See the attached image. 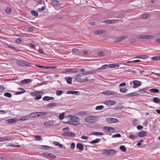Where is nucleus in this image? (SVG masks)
<instances>
[{
	"label": "nucleus",
	"instance_id": "nucleus-42",
	"mask_svg": "<svg viewBox=\"0 0 160 160\" xmlns=\"http://www.w3.org/2000/svg\"><path fill=\"white\" fill-rule=\"evenodd\" d=\"M8 47L12 49H13L14 50L16 51H20V50L19 49H17V48H15V47H13L11 45L8 44Z\"/></svg>",
	"mask_w": 160,
	"mask_h": 160
},
{
	"label": "nucleus",
	"instance_id": "nucleus-24",
	"mask_svg": "<svg viewBox=\"0 0 160 160\" xmlns=\"http://www.w3.org/2000/svg\"><path fill=\"white\" fill-rule=\"evenodd\" d=\"M76 147L77 148L81 151H82L83 149V147L82 144L79 143L77 144Z\"/></svg>",
	"mask_w": 160,
	"mask_h": 160
},
{
	"label": "nucleus",
	"instance_id": "nucleus-21",
	"mask_svg": "<svg viewBox=\"0 0 160 160\" xmlns=\"http://www.w3.org/2000/svg\"><path fill=\"white\" fill-rule=\"evenodd\" d=\"M54 98L53 97H50L48 96H45L42 98L43 100L44 101H48L51 100H53Z\"/></svg>",
	"mask_w": 160,
	"mask_h": 160
},
{
	"label": "nucleus",
	"instance_id": "nucleus-55",
	"mask_svg": "<svg viewBox=\"0 0 160 160\" xmlns=\"http://www.w3.org/2000/svg\"><path fill=\"white\" fill-rule=\"evenodd\" d=\"M140 61L139 60H135L132 61H128L127 62V63H131L132 62H139Z\"/></svg>",
	"mask_w": 160,
	"mask_h": 160
},
{
	"label": "nucleus",
	"instance_id": "nucleus-26",
	"mask_svg": "<svg viewBox=\"0 0 160 160\" xmlns=\"http://www.w3.org/2000/svg\"><path fill=\"white\" fill-rule=\"evenodd\" d=\"M57 106V103L55 102L51 103L47 105V106L48 108H52Z\"/></svg>",
	"mask_w": 160,
	"mask_h": 160
},
{
	"label": "nucleus",
	"instance_id": "nucleus-34",
	"mask_svg": "<svg viewBox=\"0 0 160 160\" xmlns=\"http://www.w3.org/2000/svg\"><path fill=\"white\" fill-rule=\"evenodd\" d=\"M149 91L151 92L155 93H158L159 92V90L156 88L151 89L149 90Z\"/></svg>",
	"mask_w": 160,
	"mask_h": 160
},
{
	"label": "nucleus",
	"instance_id": "nucleus-13",
	"mask_svg": "<svg viewBox=\"0 0 160 160\" xmlns=\"http://www.w3.org/2000/svg\"><path fill=\"white\" fill-rule=\"evenodd\" d=\"M44 92L42 91H37L34 92H31L30 94L32 96H35L39 94H41V95H43Z\"/></svg>",
	"mask_w": 160,
	"mask_h": 160
},
{
	"label": "nucleus",
	"instance_id": "nucleus-60",
	"mask_svg": "<svg viewBox=\"0 0 160 160\" xmlns=\"http://www.w3.org/2000/svg\"><path fill=\"white\" fill-rule=\"evenodd\" d=\"M154 38V36L152 35H146V39H151L152 38Z\"/></svg>",
	"mask_w": 160,
	"mask_h": 160
},
{
	"label": "nucleus",
	"instance_id": "nucleus-64",
	"mask_svg": "<svg viewBox=\"0 0 160 160\" xmlns=\"http://www.w3.org/2000/svg\"><path fill=\"white\" fill-rule=\"evenodd\" d=\"M79 49L78 48H73L72 49V51L74 52H76L79 51Z\"/></svg>",
	"mask_w": 160,
	"mask_h": 160
},
{
	"label": "nucleus",
	"instance_id": "nucleus-25",
	"mask_svg": "<svg viewBox=\"0 0 160 160\" xmlns=\"http://www.w3.org/2000/svg\"><path fill=\"white\" fill-rule=\"evenodd\" d=\"M44 155L46 156L50 157L53 158H56V156L50 153H44Z\"/></svg>",
	"mask_w": 160,
	"mask_h": 160
},
{
	"label": "nucleus",
	"instance_id": "nucleus-9",
	"mask_svg": "<svg viewBox=\"0 0 160 160\" xmlns=\"http://www.w3.org/2000/svg\"><path fill=\"white\" fill-rule=\"evenodd\" d=\"M32 80L30 79H26L22 80L20 83L19 84L20 85H23L26 84H28L31 82Z\"/></svg>",
	"mask_w": 160,
	"mask_h": 160
},
{
	"label": "nucleus",
	"instance_id": "nucleus-45",
	"mask_svg": "<svg viewBox=\"0 0 160 160\" xmlns=\"http://www.w3.org/2000/svg\"><path fill=\"white\" fill-rule=\"evenodd\" d=\"M41 94H38L36 95V96L35 98V100H38L42 98V95Z\"/></svg>",
	"mask_w": 160,
	"mask_h": 160
},
{
	"label": "nucleus",
	"instance_id": "nucleus-20",
	"mask_svg": "<svg viewBox=\"0 0 160 160\" xmlns=\"http://www.w3.org/2000/svg\"><path fill=\"white\" fill-rule=\"evenodd\" d=\"M52 5L55 7H57L60 5L59 2L57 0H51Z\"/></svg>",
	"mask_w": 160,
	"mask_h": 160
},
{
	"label": "nucleus",
	"instance_id": "nucleus-22",
	"mask_svg": "<svg viewBox=\"0 0 160 160\" xmlns=\"http://www.w3.org/2000/svg\"><path fill=\"white\" fill-rule=\"evenodd\" d=\"M37 117L44 116L48 114V113L47 112H37Z\"/></svg>",
	"mask_w": 160,
	"mask_h": 160
},
{
	"label": "nucleus",
	"instance_id": "nucleus-1",
	"mask_svg": "<svg viewBox=\"0 0 160 160\" xmlns=\"http://www.w3.org/2000/svg\"><path fill=\"white\" fill-rule=\"evenodd\" d=\"M74 78L75 81L80 83L86 82L88 80L87 78L84 79L82 78V75L80 74L75 75Z\"/></svg>",
	"mask_w": 160,
	"mask_h": 160
},
{
	"label": "nucleus",
	"instance_id": "nucleus-47",
	"mask_svg": "<svg viewBox=\"0 0 160 160\" xmlns=\"http://www.w3.org/2000/svg\"><path fill=\"white\" fill-rule=\"evenodd\" d=\"M122 93H125L128 91V90L125 88H121L119 90Z\"/></svg>",
	"mask_w": 160,
	"mask_h": 160
},
{
	"label": "nucleus",
	"instance_id": "nucleus-61",
	"mask_svg": "<svg viewBox=\"0 0 160 160\" xmlns=\"http://www.w3.org/2000/svg\"><path fill=\"white\" fill-rule=\"evenodd\" d=\"M98 54L100 56H104L105 55V53L103 52H99Z\"/></svg>",
	"mask_w": 160,
	"mask_h": 160
},
{
	"label": "nucleus",
	"instance_id": "nucleus-23",
	"mask_svg": "<svg viewBox=\"0 0 160 160\" xmlns=\"http://www.w3.org/2000/svg\"><path fill=\"white\" fill-rule=\"evenodd\" d=\"M67 93L69 94H75L76 95H79L80 94V92L77 91H69L67 92Z\"/></svg>",
	"mask_w": 160,
	"mask_h": 160
},
{
	"label": "nucleus",
	"instance_id": "nucleus-4",
	"mask_svg": "<svg viewBox=\"0 0 160 160\" xmlns=\"http://www.w3.org/2000/svg\"><path fill=\"white\" fill-rule=\"evenodd\" d=\"M132 84H133V88H136L139 86L141 84V82L138 80H134L133 81H131L130 82V84L131 85Z\"/></svg>",
	"mask_w": 160,
	"mask_h": 160
},
{
	"label": "nucleus",
	"instance_id": "nucleus-49",
	"mask_svg": "<svg viewBox=\"0 0 160 160\" xmlns=\"http://www.w3.org/2000/svg\"><path fill=\"white\" fill-rule=\"evenodd\" d=\"M160 56H154L152 58V59L154 61L159 60Z\"/></svg>",
	"mask_w": 160,
	"mask_h": 160
},
{
	"label": "nucleus",
	"instance_id": "nucleus-39",
	"mask_svg": "<svg viewBox=\"0 0 160 160\" xmlns=\"http://www.w3.org/2000/svg\"><path fill=\"white\" fill-rule=\"evenodd\" d=\"M119 66V65L115 64H109V68H115L116 67L118 68Z\"/></svg>",
	"mask_w": 160,
	"mask_h": 160
},
{
	"label": "nucleus",
	"instance_id": "nucleus-14",
	"mask_svg": "<svg viewBox=\"0 0 160 160\" xmlns=\"http://www.w3.org/2000/svg\"><path fill=\"white\" fill-rule=\"evenodd\" d=\"M116 102L114 100H107L104 102V103L106 105H113L116 103Z\"/></svg>",
	"mask_w": 160,
	"mask_h": 160
},
{
	"label": "nucleus",
	"instance_id": "nucleus-32",
	"mask_svg": "<svg viewBox=\"0 0 160 160\" xmlns=\"http://www.w3.org/2000/svg\"><path fill=\"white\" fill-rule=\"evenodd\" d=\"M109 68V64H105L102 66V67L99 68L100 70H104L107 68Z\"/></svg>",
	"mask_w": 160,
	"mask_h": 160
},
{
	"label": "nucleus",
	"instance_id": "nucleus-19",
	"mask_svg": "<svg viewBox=\"0 0 160 160\" xmlns=\"http://www.w3.org/2000/svg\"><path fill=\"white\" fill-rule=\"evenodd\" d=\"M149 57V56L147 55H141L136 56L135 58L144 59L148 58Z\"/></svg>",
	"mask_w": 160,
	"mask_h": 160
},
{
	"label": "nucleus",
	"instance_id": "nucleus-28",
	"mask_svg": "<svg viewBox=\"0 0 160 160\" xmlns=\"http://www.w3.org/2000/svg\"><path fill=\"white\" fill-rule=\"evenodd\" d=\"M114 20H105L103 22V23H105L108 24H110L113 23Z\"/></svg>",
	"mask_w": 160,
	"mask_h": 160
},
{
	"label": "nucleus",
	"instance_id": "nucleus-57",
	"mask_svg": "<svg viewBox=\"0 0 160 160\" xmlns=\"http://www.w3.org/2000/svg\"><path fill=\"white\" fill-rule=\"evenodd\" d=\"M6 12L8 13H9L11 12V10L9 8H7L5 9Z\"/></svg>",
	"mask_w": 160,
	"mask_h": 160
},
{
	"label": "nucleus",
	"instance_id": "nucleus-8",
	"mask_svg": "<svg viewBox=\"0 0 160 160\" xmlns=\"http://www.w3.org/2000/svg\"><path fill=\"white\" fill-rule=\"evenodd\" d=\"M55 122V121L54 120H49L45 122L44 124L46 126L52 127L53 126Z\"/></svg>",
	"mask_w": 160,
	"mask_h": 160
},
{
	"label": "nucleus",
	"instance_id": "nucleus-63",
	"mask_svg": "<svg viewBox=\"0 0 160 160\" xmlns=\"http://www.w3.org/2000/svg\"><path fill=\"white\" fill-rule=\"evenodd\" d=\"M143 142V140H141L140 141H139L138 142L137 144V145L138 146H140L141 145L142 143Z\"/></svg>",
	"mask_w": 160,
	"mask_h": 160
},
{
	"label": "nucleus",
	"instance_id": "nucleus-59",
	"mask_svg": "<svg viewBox=\"0 0 160 160\" xmlns=\"http://www.w3.org/2000/svg\"><path fill=\"white\" fill-rule=\"evenodd\" d=\"M35 138L37 141H40L42 139L41 137L38 135L36 136L35 137Z\"/></svg>",
	"mask_w": 160,
	"mask_h": 160
},
{
	"label": "nucleus",
	"instance_id": "nucleus-6",
	"mask_svg": "<svg viewBox=\"0 0 160 160\" xmlns=\"http://www.w3.org/2000/svg\"><path fill=\"white\" fill-rule=\"evenodd\" d=\"M79 70L76 68H67L65 70L66 72L68 73H77L79 72Z\"/></svg>",
	"mask_w": 160,
	"mask_h": 160
},
{
	"label": "nucleus",
	"instance_id": "nucleus-10",
	"mask_svg": "<svg viewBox=\"0 0 160 160\" xmlns=\"http://www.w3.org/2000/svg\"><path fill=\"white\" fill-rule=\"evenodd\" d=\"M17 64L21 66H28V63L24 60L18 61L17 62Z\"/></svg>",
	"mask_w": 160,
	"mask_h": 160
},
{
	"label": "nucleus",
	"instance_id": "nucleus-35",
	"mask_svg": "<svg viewBox=\"0 0 160 160\" xmlns=\"http://www.w3.org/2000/svg\"><path fill=\"white\" fill-rule=\"evenodd\" d=\"M41 148L43 149L48 150L50 148H52L51 147L46 146V145H42L41 146Z\"/></svg>",
	"mask_w": 160,
	"mask_h": 160
},
{
	"label": "nucleus",
	"instance_id": "nucleus-3",
	"mask_svg": "<svg viewBox=\"0 0 160 160\" xmlns=\"http://www.w3.org/2000/svg\"><path fill=\"white\" fill-rule=\"evenodd\" d=\"M97 119V117L95 116H89L86 117L85 120L89 123H94L96 122Z\"/></svg>",
	"mask_w": 160,
	"mask_h": 160
},
{
	"label": "nucleus",
	"instance_id": "nucleus-48",
	"mask_svg": "<svg viewBox=\"0 0 160 160\" xmlns=\"http://www.w3.org/2000/svg\"><path fill=\"white\" fill-rule=\"evenodd\" d=\"M120 149L122 151L125 152L126 151V148L124 145H122L120 146Z\"/></svg>",
	"mask_w": 160,
	"mask_h": 160
},
{
	"label": "nucleus",
	"instance_id": "nucleus-44",
	"mask_svg": "<svg viewBox=\"0 0 160 160\" xmlns=\"http://www.w3.org/2000/svg\"><path fill=\"white\" fill-rule=\"evenodd\" d=\"M104 108V106L103 105H100L96 107V110H101Z\"/></svg>",
	"mask_w": 160,
	"mask_h": 160
},
{
	"label": "nucleus",
	"instance_id": "nucleus-54",
	"mask_svg": "<svg viewBox=\"0 0 160 160\" xmlns=\"http://www.w3.org/2000/svg\"><path fill=\"white\" fill-rule=\"evenodd\" d=\"M129 138L133 140H136L137 138V137L134 135H131L129 136Z\"/></svg>",
	"mask_w": 160,
	"mask_h": 160
},
{
	"label": "nucleus",
	"instance_id": "nucleus-7",
	"mask_svg": "<svg viewBox=\"0 0 160 160\" xmlns=\"http://www.w3.org/2000/svg\"><path fill=\"white\" fill-rule=\"evenodd\" d=\"M106 121L107 122L110 123H117L119 122V120L118 119L115 118H106Z\"/></svg>",
	"mask_w": 160,
	"mask_h": 160
},
{
	"label": "nucleus",
	"instance_id": "nucleus-36",
	"mask_svg": "<svg viewBox=\"0 0 160 160\" xmlns=\"http://www.w3.org/2000/svg\"><path fill=\"white\" fill-rule=\"evenodd\" d=\"M153 101L155 103H159L160 102V98L159 99L157 97H154L153 98Z\"/></svg>",
	"mask_w": 160,
	"mask_h": 160
},
{
	"label": "nucleus",
	"instance_id": "nucleus-31",
	"mask_svg": "<svg viewBox=\"0 0 160 160\" xmlns=\"http://www.w3.org/2000/svg\"><path fill=\"white\" fill-rule=\"evenodd\" d=\"M101 139L100 138H97L94 140H92L89 143L91 144L97 143L99 142Z\"/></svg>",
	"mask_w": 160,
	"mask_h": 160
},
{
	"label": "nucleus",
	"instance_id": "nucleus-56",
	"mask_svg": "<svg viewBox=\"0 0 160 160\" xmlns=\"http://www.w3.org/2000/svg\"><path fill=\"white\" fill-rule=\"evenodd\" d=\"M56 93L58 96H59L62 93V90H58L56 91Z\"/></svg>",
	"mask_w": 160,
	"mask_h": 160
},
{
	"label": "nucleus",
	"instance_id": "nucleus-29",
	"mask_svg": "<svg viewBox=\"0 0 160 160\" xmlns=\"http://www.w3.org/2000/svg\"><path fill=\"white\" fill-rule=\"evenodd\" d=\"M17 121V120L16 118L9 119L7 120L8 122L10 123H15Z\"/></svg>",
	"mask_w": 160,
	"mask_h": 160
},
{
	"label": "nucleus",
	"instance_id": "nucleus-12",
	"mask_svg": "<svg viewBox=\"0 0 160 160\" xmlns=\"http://www.w3.org/2000/svg\"><path fill=\"white\" fill-rule=\"evenodd\" d=\"M148 134V132L146 131H141L137 133L138 136L143 138L146 136Z\"/></svg>",
	"mask_w": 160,
	"mask_h": 160
},
{
	"label": "nucleus",
	"instance_id": "nucleus-58",
	"mask_svg": "<svg viewBox=\"0 0 160 160\" xmlns=\"http://www.w3.org/2000/svg\"><path fill=\"white\" fill-rule=\"evenodd\" d=\"M138 39H146V35L141 36L138 37Z\"/></svg>",
	"mask_w": 160,
	"mask_h": 160
},
{
	"label": "nucleus",
	"instance_id": "nucleus-43",
	"mask_svg": "<svg viewBox=\"0 0 160 160\" xmlns=\"http://www.w3.org/2000/svg\"><path fill=\"white\" fill-rule=\"evenodd\" d=\"M4 95L5 97L9 98H11L12 96V94L11 93L8 92L5 93Z\"/></svg>",
	"mask_w": 160,
	"mask_h": 160
},
{
	"label": "nucleus",
	"instance_id": "nucleus-5",
	"mask_svg": "<svg viewBox=\"0 0 160 160\" xmlns=\"http://www.w3.org/2000/svg\"><path fill=\"white\" fill-rule=\"evenodd\" d=\"M103 129L104 131L107 133L109 132H114L115 131V129L114 128L109 127H104Z\"/></svg>",
	"mask_w": 160,
	"mask_h": 160
},
{
	"label": "nucleus",
	"instance_id": "nucleus-11",
	"mask_svg": "<svg viewBox=\"0 0 160 160\" xmlns=\"http://www.w3.org/2000/svg\"><path fill=\"white\" fill-rule=\"evenodd\" d=\"M62 135L64 136H66L70 137H75V135L74 133L72 132H65L62 134Z\"/></svg>",
	"mask_w": 160,
	"mask_h": 160
},
{
	"label": "nucleus",
	"instance_id": "nucleus-27",
	"mask_svg": "<svg viewBox=\"0 0 160 160\" xmlns=\"http://www.w3.org/2000/svg\"><path fill=\"white\" fill-rule=\"evenodd\" d=\"M92 135H103L104 134L103 132H93L92 133Z\"/></svg>",
	"mask_w": 160,
	"mask_h": 160
},
{
	"label": "nucleus",
	"instance_id": "nucleus-37",
	"mask_svg": "<svg viewBox=\"0 0 160 160\" xmlns=\"http://www.w3.org/2000/svg\"><path fill=\"white\" fill-rule=\"evenodd\" d=\"M94 72L92 71H87L85 72H82V74L83 75H88L89 74H92L94 73Z\"/></svg>",
	"mask_w": 160,
	"mask_h": 160
},
{
	"label": "nucleus",
	"instance_id": "nucleus-41",
	"mask_svg": "<svg viewBox=\"0 0 160 160\" xmlns=\"http://www.w3.org/2000/svg\"><path fill=\"white\" fill-rule=\"evenodd\" d=\"M23 41V39L22 38H18L16 40V43L20 44L22 43Z\"/></svg>",
	"mask_w": 160,
	"mask_h": 160
},
{
	"label": "nucleus",
	"instance_id": "nucleus-38",
	"mask_svg": "<svg viewBox=\"0 0 160 160\" xmlns=\"http://www.w3.org/2000/svg\"><path fill=\"white\" fill-rule=\"evenodd\" d=\"M103 32H104L102 30H97L94 32V33L95 34H100Z\"/></svg>",
	"mask_w": 160,
	"mask_h": 160
},
{
	"label": "nucleus",
	"instance_id": "nucleus-18",
	"mask_svg": "<svg viewBox=\"0 0 160 160\" xmlns=\"http://www.w3.org/2000/svg\"><path fill=\"white\" fill-rule=\"evenodd\" d=\"M126 38V37L125 36H122L118 38L117 39L115 40L114 42L116 43L118 42L121 41H122L123 39H125Z\"/></svg>",
	"mask_w": 160,
	"mask_h": 160
},
{
	"label": "nucleus",
	"instance_id": "nucleus-33",
	"mask_svg": "<svg viewBox=\"0 0 160 160\" xmlns=\"http://www.w3.org/2000/svg\"><path fill=\"white\" fill-rule=\"evenodd\" d=\"M126 16V14L124 13H121L117 15L116 17L118 18H122L125 17Z\"/></svg>",
	"mask_w": 160,
	"mask_h": 160
},
{
	"label": "nucleus",
	"instance_id": "nucleus-17",
	"mask_svg": "<svg viewBox=\"0 0 160 160\" xmlns=\"http://www.w3.org/2000/svg\"><path fill=\"white\" fill-rule=\"evenodd\" d=\"M65 80L67 81L68 84H71L72 83V78L71 77L64 78Z\"/></svg>",
	"mask_w": 160,
	"mask_h": 160
},
{
	"label": "nucleus",
	"instance_id": "nucleus-15",
	"mask_svg": "<svg viewBox=\"0 0 160 160\" xmlns=\"http://www.w3.org/2000/svg\"><path fill=\"white\" fill-rule=\"evenodd\" d=\"M102 94H105L106 95H115L116 92H114L110 90H107L103 92Z\"/></svg>",
	"mask_w": 160,
	"mask_h": 160
},
{
	"label": "nucleus",
	"instance_id": "nucleus-50",
	"mask_svg": "<svg viewBox=\"0 0 160 160\" xmlns=\"http://www.w3.org/2000/svg\"><path fill=\"white\" fill-rule=\"evenodd\" d=\"M31 13L32 15L36 17H37L38 15V13L37 12L34 11H32Z\"/></svg>",
	"mask_w": 160,
	"mask_h": 160
},
{
	"label": "nucleus",
	"instance_id": "nucleus-30",
	"mask_svg": "<svg viewBox=\"0 0 160 160\" xmlns=\"http://www.w3.org/2000/svg\"><path fill=\"white\" fill-rule=\"evenodd\" d=\"M138 95V93L136 92H134L128 94L127 95V96L131 97L134 96H136Z\"/></svg>",
	"mask_w": 160,
	"mask_h": 160
},
{
	"label": "nucleus",
	"instance_id": "nucleus-62",
	"mask_svg": "<svg viewBox=\"0 0 160 160\" xmlns=\"http://www.w3.org/2000/svg\"><path fill=\"white\" fill-rule=\"evenodd\" d=\"M28 116H24L23 118H22L20 119V120H22V121H25L27 119Z\"/></svg>",
	"mask_w": 160,
	"mask_h": 160
},
{
	"label": "nucleus",
	"instance_id": "nucleus-40",
	"mask_svg": "<svg viewBox=\"0 0 160 160\" xmlns=\"http://www.w3.org/2000/svg\"><path fill=\"white\" fill-rule=\"evenodd\" d=\"M102 153L103 154L105 155L108 156V154L109 150L108 149H103L102 151Z\"/></svg>",
	"mask_w": 160,
	"mask_h": 160
},
{
	"label": "nucleus",
	"instance_id": "nucleus-16",
	"mask_svg": "<svg viewBox=\"0 0 160 160\" xmlns=\"http://www.w3.org/2000/svg\"><path fill=\"white\" fill-rule=\"evenodd\" d=\"M108 152V156H114L116 154V151L113 149L109 150Z\"/></svg>",
	"mask_w": 160,
	"mask_h": 160
},
{
	"label": "nucleus",
	"instance_id": "nucleus-2",
	"mask_svg": "<svg viewBox=\"0 0 160 160\" xmlns=\"http://www.w3.org/2000/svg\"><path fill=\"white\" fill-rule=\"evenodd\" d=\"M69 122H65V123L72 124L74 125H78L80 124L79 122V119L76 116L73 117Z\"/></svg>",
	"mask_w": 160,
	"mask_h": 160
},
{
	"label": "nucleus",
	"instance_id": "nucleus-52",
	"mask_svg": "<svg viewBox=\"0 0 160 160\" xmlns=\"http://www.w3.org/2000/svg\"><path fill=\"white\" fill-rule=\"evenodd\" d=\"M121 137V135L119 133H117L113 135L112 136V138H120Z\"/></svg>",
	"mask_w": 160,
	"mask_h": 160
},
{
	"label": "nucleus",
	"instance_id": "nucleus-51",
	"mask_svg": "<svg viewBox=\"0 0 160 160\" xmlns=\"http://www.w3.org/2000/svg\"><path fill=\"white\" fill-rule=\"evenodd\" d=\"M124 108V107L123 106L121 105L120 106H116L115 107L114 109L115 110L119 109H122Z\"/></svg>",
	"mask_w": 160,
	"mask_h": 160
},
{
	"label": "nucleus",
	"instance_id": "nucleus-46",
	"mask_svg": "<svg viewBox=\"0 0 160 160\" xmlns=\"http://www.w3.org/2000/svg\"><path fill=\"white\" fill-rule=\"evenodd\" d=\"M65 115V113L64 112L60 114L59 116V117L60 120H62L64 118V116Z\"/></svg>",
	"mask_w": 160,
	"mask_h": 160
},
{
	"label": "nucleus",
	"instance_id": "nucleus-53",
	"mask_svg": "<svg viewBox=\"0 0 160 160\" xmlns=\"http://www.w3.org/2000/svg\"><path fill=\"white\" fill-rule=\"evenodd\" d=\"M37 112L32 113L30 115V116L31 117L34 118L37 117Z\"/></svg>",
	"mask_w": 160,
	"mask_h": 160
}]
</instances>
